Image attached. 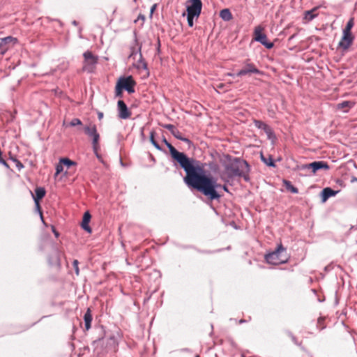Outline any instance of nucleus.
<instances>
[{
  "label": "nucleus",
  "mask_w": 357,
  "mask_h": 357,
  "mask_svg": "<svg viewBox=\"0 0 357 357\" xmlns=\"http://www.w3.org/2000/svg\"><path fill=\"white\" fill-rule=\"evenodd\" d=\"M162 142L169 149L173 160L177 162L179 166L185 172L183 181L186 185H198L199 182L205 179L204 177H202L197 174V172L200 170L196 165L198 163V160L192 158H189L184 153L177 151L165 137L162 138Z\"/></svg>",
  "instance_id": "1"
},
{
  "label": "nucleus",
  "mask_w": 357,
  "mask_h": 357,
  "mask_svg": "<svg viewBox=\"0 0 357 357\" xmlns=\"http://www.w3.org/2000/svg\"><path fill=\"white\" fill-rule=\"evenodd\" d=\"M196 165L200 169V170L197 172V174L204 177L205 179L199 182L198 185H186L189 188L195 189L200 192L211 201L219 200L222 196L219 192L220 189H222L224 191L229 192V189L226 185L219 184L217 183L216 179L205 174L202 164L199 161H198V163Z\"/></svg>",
  "instance_id": "2"
},
{
  "label": "nucleus",
  "mask_w": 357,
  "mask_h": 357,
  "mask_svg": "<svg viewBox=\"0 0 357 357\" xmlns=\"http://www.w3.org/2000/svg\"><path fill=\"white\" fill-rule=\"evenodd\" d=\"M225 169L229 178L243 177L245 181H250V165L246 160L241 158L229 157Z\"/></svg>",
  "instance_id": "3"
},
{
  "label": "nucleus",
  "mask_w": 357,
  "mask_h": 357,
  "mask_svg": "<svg viewBox=\"0 0 357 357\" xmlns=\"http://www.w3.org/2000/svg\"><path fill=\"white\" fill-rule=\"evenodd\" d=\"M286 252V248L280 244L278 245L275 251L265 255V259L267 263L273 265L282 264L287 262L288 257L283 255Z\"/></svg>",
  "instance_id": "4"
},
{
  "label": "nucleus",
  "mask_w": 357,
  "mask_h": 357,
  "mask_svg": "<svg viewBox=\"0 0 357 357\" xmlns=\"http://www.w3.org/2000/svg\"><path fill=\"white\" fill-rule=\"evenodd\" d=\"M84 63L82 70L89 73H93L98 62V56L94 55L91 51H86L83 54Z\"/></svg>",
  "instance_id": "5"
},
{
  "label": "nucleus",
  "mask_w": 357,
  "mask_h": 357,
  "mask_svg": "<svg viewBox=\"0 0 357 357\" xmlns=\"http://www.w3.org/2000/svg\"><path fill=\"white\" fill-rule=\"evenodd\" d=\"M262 31L263 28L261 26L255 27L254 31L255 40L267 49H271L273 47V43L268 40L266 35Z\"/></svg>",
  "instance_id": "6"
},
{
  "label": "nucleus",
  "mask_w": 357,
  "mask_h": 357,
  "mask_svg": "<svg viewBox=\"0 0 357 357\" xmlns=\"http://www.w3.org/2000/svg\"><path fill=\"white\" fill-rule=\"evenodd\" d=\"M117 84L119 85L122 89L126 90L128 93H132L135 92L134 86H135L136 82L132 76L120 77Z\"/></svg>",
  "instance_id": "7"
},
{
  "label": "nucleus",
  "mask_w": 357,
  "mask_h": 357,
  "mask_svg": "<svg viewBox=\"0 0 357 357\" xmlns=\"http://www.w3.org/2000/svg\"><path fill=\"white\" fill-rule=\"evenodd\" d=\"M187 13L197 15V19L199 17L202 9V2L201 0H188L187 1Z\"/></svg>",
  "instance_id": "8"
},
{
  "label": "nucleus",
  "mask_w": 357,
  "mask_h": 357,
  "mask_svg": "<svg viewBox=\"0 0 357 357\" xmlns=\"http://www.w3.org/2000/svg\"><path fill=\"white\" fill-rule=\"evenodd\" d=\"M354 40V36L352 33L342 31V36L338 43V48L342 51H347L350 46L353 44Z\"/></svg>",
  "instance_id": "9"
},
{
  "label": "nucleus",
  "mask_w": 357,
  "mask_h": 357,
  "mask_svg": "<svg viewBox=\"0 0 357 357\" xmlns=\"http://www.w3.org/2000/svg\"><path fill=\"white\" fill-rule=\"evenodd\" d=\"M328 170L330 169L329 165L325 161H314L313 162L305 164L302 165L301 169H311L313 174H315L318 170L320 169Z\"/></svg>",
  "instance_id": "10"
},
{
  "label": "nucleus",
  "mask_w": 357,
  "mask_h": 357,
  "mask_svg": "<svg viewBox=\"0 0 357 357\" xmlns=\"http://www.w3.org/2000/svg\"><path fill=\"white\" fill-rule=\"evenodd\" d=\"M251 74L262 75L263 73L259 70L254 63H246L244 67L236 73V76L242 77Z\"/></svg>",
  "instance_id": "11"
},
{
  "label": "nucleus",
  "mask_w": 357,
  "mask_h": 357,
  "mask_svg": "<svg viewBox=\"0 0 357 357\" xmlns=\"http://www.w3.org/2000/svg\"><path fill=\"white\" fill-rule=\"evenodd\" d=\"M118 116L121 119H128L131 116L126 104L123 100H119L117 102Z\"/></svg>",
  "instance_id": "12"
},
{
  "label": "nucleus",
  "mask_w": 357,
  "mask_h": 357,
  "mask_svg": "<svg viewBox=\"0 0 357 357\" xmlns=\"http://www.w3.org/2000/svg\"><path fill=\"white\" fill-rule=\"evenodd\" d=\"M253 123L256 128L265 132L268 139L275 137L273 130L268 124L260 120H254Z\"/></svg>",
  "instance_id": "13"
},
{
  "label": "nucleus",
  "mask_w": 357,
  "mask_h": 357,
  "mask_svg": "<svg viewBox=\"0 0 357 357\" xmlns=\"http://www.w3.org/2000/svg\"><path fill=\"white\" fill-rule=\"evenodd\" d=\"M91 215L89 211H86L84 213L82 222V225H81L82 228L84 231H87L89 234L91 233V231H92V229L89 225V222L91 220Z\"/></svg>",
  "instance_id": "14"
},
{
  "label": "nucleus",
  "mask_w": 357,
  "mask_h": 357,
  "mask_svg": "<svg viewBox=\"0 0 357 357\" xmlns=\"http://www.w3.org/2000/svg\"><path fill=\"white\" fill-rule=\"evenodd\" d=\"M46 191L43 187H38L35 189V195L31 192L35 204H38V201L43 199L45 195Z\"/></svg>",
  "instance_id": "15"
},
{
  "label": "nucleus",
  "mask_w": 357,
  "mask_h": 357,
  "mask_svg": "<svg viewBox=\"0 0 357 357\" xmlns=\"http://www.w3.org/2000/svg\"><path fill=\"white\" fill-rule=\"evenodd\" d=\"M338 191H335L331 188H326L321 191V199L325 202L328 198L335 196Z\"/></svg>",
  "instance_id": "16"
},
{
  "label": "nucleus",
  "mask_w": 357,
  "mask_h": 357,
  "mask_svg": "<svg viewBox=\"0 0 357 357\" xmlns=\"http://www.w3.org/2000/svg\"><path fill=\"white\" fill-rule=\"evenodd\" d=\"M162 126L167 129L172 135L176 138L177 139H181V136L182 135L181 132L176 128V127L173 124H163Z\"/></svg>",
  "instance_id": "17"
},
{
  "label": "nucleus",
  "mask_w": 357,
  "mask_h": 357,
  "mask_svg": "<svg viewBox=\"0 0 357 357\" xmlns=\"http://www.w3.org/2000/svg\"><path fill=\"white\" fill-rule=\"evenodd\" d=\"M84 132L90 137H93L98 134L95 124H90L84 127Z\"/></svg>",
  "instance_id": "18"
},
{
  "label": "nucleus",
  "mask_w": 357,
  "mask_h": 357,
  "mask_svg": "<svg viewBox=\"0 0 357 357\" xmlns=\"http://www.w3.org/2000/svg\"><path fill=\"white\" fill-rule=\"evenodd\" d=\"M141 49H142L141 45H139L138 44V43H137V41L136 40H135V45L131 47V48H130L131 52H130V57L132 58L133 59H135L137 56H139L140 54H142Z\"/></svg>",
  "instance_id": "19"
},
{
  "label": "nucleus",
  "mask_w": 357,
  "mask_h": 357,
  "mask_svg": "<svg viewBox=\"0 0 357 357\" xmlns=\"http://www.w3.org/2000/svg\"><path fill=\"white\" fill-rule=\"evenodd\" d=\"M84 320L85 324V328L86 331L89 330L91 326L92 315L91 310L89 308L84 315Z\"/></svg>",
  "instance_id": "20"
},
{
  "label": "nucleus",
  "mask_w": 357,
  "mask_h": 357,
  "mask_svg": "<svg viewBox=\"0 0 357 357\" xmlns=\"http://www.w3.org/2000/svg\"><path fill=\"white\" fill-rule=\"evenodd\" d=\"M17 42V39L16 38H14L13 36H7L5 38H0V43L1 44L2 47L6 50V47H4L7 44H15Z\"/></svg>",
  "instance_id": "21"
},
{
  "label": "nucleus",
  "mask_w": 357,
  "mask_h": 357,
  "mask_svg": "<svg viewBox=\"0 0 357 357\" xmlns=\"http://www.w3.org/2000/svg\"><path fill=\"white\" fill-rule=\"evenodd\" d=\"M260 158H261V161L264 164H266L267 166L271 167H275V162L273 160V157L271 155H268V157H266L261 153V155H260Z\"/></svg>",
  "instance_id": "22"
},
{
  "label": "nucleus",
  "mask_w": 357,
  "mask_h": 357,
  "mask_svg": "<svg viewBox=\"0 0 357 357\" xmlns=\"http://www.w3.org/2000/svg\"><path fill=\"white\" fill-rule=\"evenodd\" d=\"M135 66L138 69H143L148 70L147 63L144 59L142 54H140L138 60L137 61V63L135 64Z\"/></svg>",
  "instance_id": "23"
},
{
  "label": "nucleus",
  "mask_w": 357,
  "mask_h": 357,
  "mask_svg": "<svg viewBox=\"0 0 357 357\" xmlns=\"http://www.w3.org/2000/svg\"><path fill=\"white\" fill-rule=\"evenodd\" d=\"M220 17L225 21H229L232 19V14L228 8H225L220 11Z\"/></svg>",
  "instance_id": "24"
},
{
  "label": "nucleus",
  "mask_w": 357,
  "mask_h": 357,
  "mask_svg": "<svg viewBox=\"0 0 357 357\" xmlns=\"http://www.w3.org/2000/svg\"><path fill=\"white\" fill-rule=\"evenodd\" d=\"M99 139H100V135L99 134H98L97 135H95L93 137H92L93 150L94 153L97 155H98V153H97L98 151L100 149V146H99V144H98Z\"/></svg>",
  "instance_id": "25"
},
{
  "label": "nucleus",
  "mask_w": 357,
  "mask_h": 357,
  "mask_svg": "<svg viewBox=\"0 0 357 357\" xmlns=\"http://www.w3.org/2000/svg\"><path fill=\"white\" fill-rule=\"evenodd\" d=\"M284 186L286 187L287 190H289L291 192L297 194L298 192V190L297 188L294 186L291 181L287 180H284L283 181Z\"/></svg>",
  "instance_id": "26"
},
{
  "label": "nucleus",
  "mask_w": 357,
  "mask_h": 357,
  "mask_svg": "<svg viewBox=\"0 0 357 357\" xmlns=\"http://www.w3.org/2000/svg\"><path fill=\"white\" fill-rule=\"evenodd\" d=\"M316 8L305 11L304 18L307 21L312 20L317 16V14H314Z\"/></svg>",
  "instance_id": "27"
},
{
  "label": "nucleus",
  "mask_w": 357,
  "mask_h": 357,
  "mask_svg": "<svg viewBox=\"0 0 357 357\" xmlns=\"http://www.w3.org/2000/svg\"><path fill=\"white\" fill-rule=\"evenodd\" d=\"M354 18L351 17L347 22V24L342 31L351 33V29L354 27Z\"/></svg>",
  "instance_id": "28"
},
{
  "label": "nucleus",
  "mask_w": 357,
  "mask_h": 357,
  "mask_svg": "<svg viewBox=\"0 0 357 357\" xmlns=\"http://www.w3.org/2000/svg\"><path fill=\"white\" fill-rule=\"evenodd\" d=\"M60 163L63 164L67 167V168H70L73 165H76V162L70 160L68 158H62L60 159Z\"/></svg>",
  "instance_id": "29"
},
{
  "label": "nucleus",
  "mask_w": 357,
  "mask_h": 357,
  "mask_svg": "<svg viewBox=\"0 0 357 357\" xmlns=\"http://www.w3.org/2000/svg\"><path fill=\"white\" fill-rule=\"evenodd\" d=\"M154 135H155V132L154 131H151L150 132V142L154 146V147L159 150V151H162V147L159 145V144L154 139Z\"/></svg>",
  "instance_id": "30"
},
{
  "label": "nucleus",
  "mask_w": 357,
  "mask_h": 357,
  "mask_svg": "<svg viewBox=\"0 0 357 357\" xmlns=\"http://www.w3.org/2000/svg\"><path fill=\"white\" fill-rule=\"evenodd\" d=\"M197 18V15H192L190 13H187V21L188 24L190 27H192L194 25V18Z\"/></svg>",
  "instance_id": "31"
},
{
  "label": "nucleus",
  "mask_w": 357,
  "mask_h": 357,
  "mask_svg": "<svg viewBox=\"0 0 357 357\" xmlns=\"http://www.w3.org/2000/svg\"><path fill=\"white\" fill-rule=\"evenodd\" d=\"M82 124L81 120L77 118H74L72 119V121L69 123L68 126L70 127H75L77 126H81Z\"/></svg>",
  "instance_id": "32"
},
{
  "label": "nucleus",
  "mask_w": 357,
  "mask_h": 357,
  "mask_svg": "<svg viewBox=\"0 0 357 357\" xmlns=\"http://www.w3.org/2000/svg\"><path fill=\"white\" fill-rule=\"evenodd\" d=\"M324 319L323 317H319L317 320V327L319 328V331H321L326 328V326L324 325Z\"/></svg>",
  "instance_id": "33"
},
{
  "label": "nucleus",
  "mask_w": 357,
  "mask_h": 357,
  "mask_svg": "<svg viewBox=\"0 0 357 357\" xmlns=\"http://www.w3.org/2000/svg\"><path fill=\"white\" fill-rule=\"evenodd\" d=\"M63 164L59 162L56 166L55 176L59 175L60 173H61L63 172Z\"/></svg>",
  "instance_id": "34"
},
{
  "label": "nucleus",
  "mask_w": 357,
  "mask_h": 357,
  "mask_svg": "<svg viewBox=\"0 0 357 357\" xmlns=\"http://www.w3.org/2000/svg\"><path fill=\"white\" fill-rule=\"evenodd\" d=\"M351 102L349 101H343L338 104L337 107L338 108H344L347 107H351Z\"/></svg>",
  "instance_id": "35"
},
{
  "label": "nucleus",
  "mask_w": 357,
  "mask_h": 357,
  "mask_svg": "<svg viewBox=\"0 0 357 357\" xmlns=\"http://www.w3.org/2000/svg\"><path fill=\"white\" fill-rule=\"evenodd\" d=\"M78 264H79V262L77 260H74L73 262V266L74 267V269H75V273L77 275H79V267H78Z\"/></svg>",
  "instance_id": "36"
},
{
  "label": "nucleus",
  "mask_w": 357,
  "mask_h": 357,
  "mask_svg": "<svg viewBox=\"0 0 357 357\" xmlns=\"http://www.w3.org/2000/svg\"><path fill=\"white\" fill-rule=\"evenodd\" d=\"M122 89L116 84V89H115V93L116 96L121 97L122 96Z\"/></svg>",
  "instance_id": "37"
},
{
  "label": "nucleus",
  "mask_w": 357,
  "mask_h": 357,
  "mask_svg": "<svg viewBox=\"0 0 357 357\" xmlns=\"http://www.w3.org/2000/svg\"><path fill=\"white\" fill-rule=\"evenodd\" d=\"M178 139L188 144L189 147L192 145V142L188 138L184 137L182 135L181 136V139Z\"/></svg>",
  "instance_id": "38"
},
{
  "label": "nucleus",
  "mask_w": 357,
  "mask_h": 357,
  "mask_svg": "<svg viewBox=\"0 0 357 357\" xmlns=\"http://www.w3.org/2000/svg\"><path fill=\"white\" fill-rule=\"evenodd\" d=\"M36 204V208L37 210L38 211L39 213H40V219H41V221L45 223V221H44V219H43V214H42V212L40 211V204H39V201H38V204Z\"/></svg>",
  "instance_id": "39"
},
{
  "label": "nucleus",
  "mask_w": 357,
  "mask_h": 357,
  "mask_svg": "<svg viewBox=\"0 0 357 357\" xmlns=\"http://www.w3.org/2000/svg\"><path fill=\"white\" fill-rule=\"evenodd\" d=\"M14 161L15 162L16 167H17V168L18 169H21L22 168L24 167V165H22V163L20 160H18L17 159H15Z\"/></svg>",
  "instance_id": "40"
},
{
  "label": "nucleus",
  "mask_w": 357,
  "mask_h": 357,
  "mask_svg": "<svg viewBox=\"0 0 357 357\" xmlns=\"http://www.w3.org/2000/svg\"><path fill=\"white\" fill-rule=\"evenodd\" d=\"M289 335L291 336L292 341H293L296 344H298V345L299 344H298V341H297L296 337L294 335H293L291 333H289Z\"/></svg>",
  "instance_id": "41"
},
{
  "label": "nucleus",
  "mask_w": 357,
  "mask_h": 357,
  "mask_svg": "<svg viewBox=\"0 0 357 357\" xmlns=\"http://www.w3.org/2000/svg\"><path fill=\"white\" fill-rule=\"evenodd\" d=\"M0 164L3 165L4 167H6V168H9V165L6 162V160H4L3 159L2 160H1L0 162Z\"/></svg>",
  "instance_id": "42"
},
{
  "label": "nucleus",
  "mask_w": 357,
  "mask_h": 357,
  "mask_svg": "<svg viewBox=\"0 0 357 357\" xmlns=\"http://www.w3.org/2000/svg\"><path fill=\"white\" fill-rule=\"evenodd\" d=\"M296 35H297L296 33H294V34H293L292 36H291L289 37V40H293V39L296 36Z\"/></svg>",
  "instance_id": "43"
},
{
  "label": "nucleus",
  "mask_w": 357,
  "mask_h": 357,
  "mask_svg": "<svg viewBox=\"0 0 357 357\" xmlns=\"http://www.w3.org/2000/svg\"><path fill=\"white\" fill-rule=\"evenodd\" d=\"M227 75L234 77L236 76V73L235 74V73H228Z\"/></svg>",
  "instance_id": "44"
},
{
  "label": "nucleus",
  "mask_w": 357,
  "mask_h": 357,
  "mask_svg": "<svg viewBox=\"0 0 357 357\" xmlns=\"http://www.w3.org/2000/svg\"><path fill=\"white\" fill-rule=\"evenodd\" d=\"M160 40L158 39V51L160 50Z\"/></svg>",
  "instance_id": "45"
},
{
  "label": "nucleus",
  "mask_w": 357,
  "mask_h": 357,
  "mask_svg": "<svg viewBox=\"0 0 357 357\" xmlns=\"http://www.w3.org/2000/svg\"><path fill=\"white\" fill-rule=\"evenodd\" d=\"M53 232L56 237L59 236V233L55 229H53Z\"/></svg>",
  "instance_id": "46"
},
{
  "label": "nucleus",
  "mask_w": 357,
  "mask_h": 357,
  "mask_svg": "<svg viewBox=\"0 0 357 357\" xmlns=\"http://www.w3.org/2000/svg\"><path fill=\"white\" fill-rule=\"evenodd\" d=\"M155 8V5H154V6H152V8H151V13L154 11Z\"/></svg>",
  "instance_id": "47"
},
{
  "label": "nucleus",
  "mask_w": 357,
  "mask_h": 357,
  "mask_svg": "<svg viewBox=\"0 0 357 357\" xmlns=\"http://www.w3.org/2000/svg\"><path fill=\"white\" fill-rule=\"evenodd\" d=\"M102 116H103L102 113H99L98 114V118L99 119H101L102 117Z\"/></svg>",
  "instance_id": "48"
},
{
  "label": "nucleus",
  "mask_w": 357,
  "mask_h": 357,
  "mask_svg": "<svg viewBox=\"0 0 357 357\" xmlns=\"http://www.w3.org/2000/svg\"><path fill=\"white\" fill-rule=\"evenodd\" d=\"M73 24L74 25H75V26H76V25H77V21H75V20H74V21L73 22Z\"/></svg>",
  "instance_id": "49"
},
{
  "label": "nucleus",
  "mask_w": 357,
  "mask_h": 357,
  "mask_svg": "<svg viewBox=\"0 0 357 357\" xmlns=\"http://www.w3.org/2000/svg\"><path fill=\"white\" fill-rule=\"evenodd\" d=\"M239 322L241 324L245 322V321L244 319H241Z\"/></svg>",
  "instance_id": "50"
},
{
  "label": "nucleus",
  "mask_w": 357,
  "mask_h": 357,
  "mask_svg": "<svg viewBox=\"0 0 357 357\" xmlns=\"http://www.w3.org/2000/svg\"><path fill=\"white\" fill-rule=\"evenodd\" d=\"M139 17H140V19H144V17L143 15H140Z\"/></svg>",
  "instance_id": "51"
},
{
  "label": "nucleus",
  "mask_w": 357,
  "mask_h": 357,
  "mask_svg": "<svg viewBox=\"0 0 357 357\" xmlns=\"http://www.w3.org/2000/svg\"><path fill=\"white\" fill-rule=\"evenodd\" d=\"M139 17H140V19H144V17L143 15H140Z\"/></svg>",
  "instance_id": "52"
},
{
  "label": "nucleus",
  "mask_w": 357,
  "mask_h": 357,
  "mask_svg": "<svg viewBox=\"0 0 357 357\" xmlns=\"http://www.w3.org/2000/svg\"><path fill=\"white\" fill-rule=\"evenodd\" d=\"M0 48H3L1 43H0Z\"/></svg>",
  "instance_id": "53"
},
{
  "label": "nucleus",
  "mask_w": 357,
  "mask_h": 357,
  "mask_svg": "<svg viewBox=\"0 0 357 357\" xmlns=\"http://www.w3.org/2000/svg\"><path fill=\"white\" fill-rule=\"evenodd\" d=\"M356 180L357 181V178Z\"/></svg>",
  "instance_id": "54"
}]
</instances>
